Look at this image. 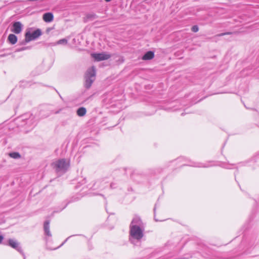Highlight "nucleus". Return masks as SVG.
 Returning a JSON list of instances; mask_svg holds the SVG:
<instances>
[{
	"mask_svg": "<svg viewBox=\"0 0 259 259\" xmlns=\"http://www.w3.org/2000/svg\"><path fill=\"white\" fill-rule=\"evenodd\" d=\"M144 236V230L142 227H137L132 226L130 227V241L133 244H136V242L141 241V240Z\"/></svg>",
	"mask_w": 259,
	"mask_h": 259,
	"instance_id": "obj_1",
	"label": "nucleus"
},
{
	"mask_svg": "<svg viewBox=\"0 0 259 259\" xmlns=\"http://www.w3.org/2000/svg\"><path fill=\"white\" fill-rule=\"evenodd\" d=\"M84 78V86L86 88L89 89L96 79V67L95 66H93L87 70Z\"/></svg>",
	"mask_w": 259,
	"mask_h": 259,
	"instance_id": "obj_2",
	"label": "nucleus"
},
{
	"mask_svg": "<svg viewBox=\"0 0 259 259\" xmlns=\"http://www.w3.org/2000/svg\"><path fill=\"white\" fill-rule=\"evenodd\" d=\"M52 164L57 172L65 173L69 167V162L65 159H59Z\"/></svg>",
	"mask_w": 259,
	"mask_h": 259,
	"instance_id": "obj_3",
	"label": "nucleus"
},
{
	"mask_svg": "<svg viewBox=\"0 0 259 259\" xmlns=\"http://www.w3.org/2000/svg\"><path fill=\"white\" fill-rule=\"evenodd\" d=\"M41 34V31L39 29H37L32 32H31L30 31H27L25 34V41L26 42H28L31 40H35L39 37Z\"/></svg>",
	"mask_w": 259,
	"mask_h": 259,
	"instance_id": "obj_4",
	"label": "nucleus"
},
{
	"mask_svg": "<svg viewBox=\"0 0 259 259\" xmlns=\"http://www.w3.org/2000/svg\"><path fill=\"white\" fill-rule=\"evenodd\" d=\"M182 165H189L190 166H193L196 167H204L207 168L210 166H211L212 165L210 164V162H207L206 163H201V162H193L189 161V162L185 163L182 164Z\"/></svg>",
	"mask_w": 259,
	"mask_h": 259,
	"instance_id": "obj_5",
	"label": "nucleus"
},
{
	"mask_svg": "<svg viewBox=\"0 0 259 259\" xmlns=\"http://www.w3.org/2000/svg\"><path fill=\"white\" fill-rule=\"evenodd\" d=\"M9 245L12 248L16 249L19 252H20L22 254L23 258L26 259V256L24 253L22 251L21 248L19 246V243L16 240L11 239H9Z\"/></svg>",
	"mask_w": 259,
	"mask_h": 259,
	"instance_id": "obj_6",
	"label": "nucleus"
},
{
	"mask_svg": "<svg viewBox=\"0 0 259 259\" xmlns=\"http://www.w3.org/2000/svg\"><path fill=\"white\" fill-rule=\"evenodd\" d=\"M44 230L45 232V235H46V241L48 242L49 240L48 238H51L52 237V234L50 230V221H46L44 223Z\"/></svg>",
	"mask_w": 259,
	"mask_h": 259,
	"instance_id": "obj_7",
	"label": "nucleus"
},
{
	"mask_svg": "<svg viewBox=\"0 0 259 259\" xmlns=\"http://www.w3.org/2000/svg\"><path fill=\"white\" fill-rule=\"evenodd\" d=\"M132 226H135L137 227H143V222L139 217L137 215H135L134 217L130 224V227H132Z\"/></svg>",
	"mask_w": 259,
	"mask_h": 259,
	"instance_id": "obj_8",
	"label": "nucleus"
},
{
	"mask_svg": "<svg viewBox=\"0 0 259 259\" xmlns=\"http://www.w3.org/2000/svg\"><path fill=\"white\" fill-rule=\"evenodd\" d=\"M22 24L19 21L15 22L12 25V31L16 34L20 33L22 30Z\"/></svg>",
	"mask_w": 259,
	"mask_h": 259,
	"instance_id": "obj_9",
	"label": "nucleus"
},
{
	"mask_svg": "<svg viewBox=\"0 0 259 259\" xmlns=\"http://www.w3.org/2000/svg\"><path fill=\"white\" fill-rule=\"evenodd\" d=\"M54 16L51 13H46L43 15V19L46 22H50L53 20Z\"/></svg>",
	"mask_w": 259,
	"mask_h": 259,
	"instance_id": "obj_10",
	"label": "nucleus"
},
{
	"mask_svg": "<svg viewBox=\"0 0 259 259\" xmlns=\"http://www.w3.org/2000/svg\"><path fill=\"white\" fill-rule=\"evenodd\" d=\"M154 57V53L152 51H148L146 52L142 57L144 60H149L153 59Z\"/></svg>",
	"mask_w": 259,
	"mask_h": 259,
	"instance_id": "obj_11",
	"label": "nucleus"
},
{
	"mask_svg": "<svg viewBox=\"0 0 259 259\" xmlns=\"http://www.w3.org/2000/svg\"><path fill=\"white\" fill-rule=\"evenodd\" d=\"M68 43V40L66 38H63L58 40L55 42H52L50 44V46H55L56 45H66Z\"/></svg>",
	"mask_w": 259,
	"mask_h": 259,
	"instance_id": "obj_12",
	"label": "nucleus"
},
{
	"mask_svg": "<svg viewBox=\"0 0 259 259\" xmlns=\"http://www.w3.org/2000/svg\"><path fill=\"white\" fill-rule=\"evenodd\" d=\"M110 57L111 55L106 53H98V61L108 59Z\"/></svg>",
	"mask_w": 259,
	"mask_h": 259,
	"instance_id": "obj_13",
	"label": "nucleus"
},
{
	"mask_svg": "<svg viewBox=\"0 0 259 259\" xmlns=\"http://www.w3.org/2000/svg\"><path fill=\"white\" fill-rule=\"evenodd\" d=\"M9 42L12 45L15 44L17 41V37L13 34H10L8 37Z\"/></svg>",
	"mask_w": 259,
	"mask_h": 259,
	"instance_id": "obj_14",
	"label": "nucleus"
},
{
	"mask_svg": "<svg viewBox=\"0 0 259 259\" xmlns=\"http://www.w3.org/2000/svg\"><path fill=\"white\" fill-rule=\"evenodd\" d=\"M87 110L83 107H79L76 111V114L78 116L82 117L85 115Z\"/></svg>",
	"mask_w": 259,
	"mask_h": 259,
	"instance_id": "obj_15",
	"label": "nucleus"
},
{
	"mask_svg": "<svg viewBox=\"0 0 259 259\" xmlns=\"http://www.w3.org/2000/svg\"><path fill=\"white\" fill-rule=\"evenodd\" d=\"M11 157L15 159H18L20 158L21 155L18 152H12L9 154Z\"/></svg>",
	"mask_w": 259,
	"mask_h": 259,
	"instance_id": "obj_16",
	"label": "nucleus"
},
{
	"mask_svg": "<svg viewBox=\"0 0 259 259\" xmlns=\"http://www.w3.org/2000/svg\"><path fill=\"white\" fill-rule=\"evenodd\" d=\"M191 30L194 32H197L199 30V27L197 25H194L192 27Z\"/></svg>",
	"mask_w": 259,
	"mask_h": 259,
	"instance_id": "obj_17",
	"label": "nucleus"
},
{
	"mask_svg": "<svg viewBox=\"0 0 259 259\" xmlns=\"http://www.w3.org/2000/svg\"><path fill=\"white\" fill-rule=\"evenodd\" d=\"M91 56L92 58H93L94 59L95 61H97V53H92Z\"/></svg>",
	"mask_w": 259,
	"mask_h": 259,
	"instance_id": "obj_18",
	"label": "nucleus"
},
{
	"mask_svg": "<svg viewBox=\"0 0 259 259\" xmlns=\"http://www.w3.org/2000/svg\"><path fill=\"white\" fill-rule=\"evenodd\" d=\"M29 47H22L21 48H20V49H18L16 50L17 52H20V51H24L27 49H28Z\"/></svg>",
	"mask_w": 259,
	"mask_h": 259,
	"instance_id": "obj_19",
	"label": "nucleus"
},
{
	"mask_svg": "<svg viewBox=\"0 0 259 259\" xmlns=\"http://www.w3.org/2000/svg\"><path fill=\"white\" fill-rule=\"evenodd\" d=\"M231 33H230V32L222 33L218 34L217 36H224V35H225L226 34H231Z\"/></svg>",
	"mask_w": 259,
	"mask_h": 259,
	"instance_id": "obj_20",
	"label": "nucleus"
},
{
	"mask_svg": "<svg viewBox=\"0 0 259 259\" xmlns=\"http://www.w3.org/2000/svg\"><path fill=\"white\" fill-rule=\"evenodd\" d=\"M177 161L178 162H182L184 161H186V160L183 157H180L177 160Z\"/></svg>",
	"mask_w": 259,
	"mask_h": 259,
	"instance_id": "obj_21",
	"label": "nucleus"
},
{
	"mask_svg": "<svg viewBox=\"0 0 259 259\" xmlns=\"http://www.w3.org/2000/svg\"><path fill=\"white\" fill-rule=\"evenodd\" d=\"M95 15H92L91 14H89L87 15V19H89V20H92V18L93 17H94Z\"/></svg>",
	"mask_w": 259,
	"mask_h": 259,
	"instance_id": "obj_22",
	"label": "nucleus"
},
{
	"mask_svg": "<svg viewBox=\"0 0 259 259\" xmlns=\"http://www.w3.org/2000/svg\"><path fill=\"white\" fill-rule=\"evenodd\" d=\"M4 239V237L0 235V244L2 242L3 240Z\"/></svg>",
	"mask_w": 259,
	"mask_h": 259,
	"instance_id": "obj_23",
	"label": "nucleus"
},
{
	"mask_svg": "<svg viewBox=\"0 0 259 259\" xmlns=\"http://www.w3.org/2000/svg\"><path fill=\"white\" fill-rule=\"evenodd\" d=\"M60 110H59L53 112H52V113L58 114V113H59L60 112Z\"/></svg>",
	"mask_w": 259,
	"mask_h": 259,
	"instance_id": "obj_24",
	"label": "nucleus"
},
{
	"mask_svg": "<svg viewBox=\"0 0 259 259\" xmlns=\"http://www.w3.org/2000/svg\"><path fill=\"white\" fill-rule=\"evenodd\" d=\"M68 238H66V240L64 241V242H63V243H62V244H61L60 246H61L63 245V244H64V243L67 241V240L68 239Z\"/></svg>",
	"mask_w": 259,
	"mask_h": 259,
	"instance_id": "obj_25",
	"label": "nucleus"
},
{
	"mask_svg": "<svg viewBox=\"0 0 259 259\" xmlns=\"http://www.w3.org/2000/svg\"><path fill=\"white\" fill-rule=\"evenodd\" d=\"M226 168H228V169L232 168L230 166H228L226 167Z\"/></svg>",
	"mask_w": 259,
	"mask_h": 259,
	"instance_id": "obj_26",
	"label": "nucleus"
},
{
	"mask_svg": "<svg viewBox=\"0 0 259 259\" xmlns=\"http://www.w3.org/2000/svg\"><path fill=\"white\" fill-rule=\"evenodd\" d=\"M29 121H30V120H28V119H26V123H28Z\"/></svg>",
	"mask_w": 259,
	"mask_h": 259,
	"instance_id": "obj_27",
	"label": "nucleus"
},
{
	"mask_svg": "<svg viewBox=\"0 0 259 259\" xmlns=\"http://www.w3.org/2000/svg\"><path fill=\"white\" fill-rule=\"evenodd\" d=\"M106 2H110L111 0H105Z\"/></svg>",
	"mask_w": 259,
	"mask_h": 259,
	"instance_id": "obj_28",
	"label": "nucleus"
},
{
	"mask_svg": "<svg viewBox=\"0 0 259 259\" xmlns=\"http://www.w3.org/2000/svg\"><path fill=\"white\" fill-rule=\"evenodd\" d=\"M98 66H100V67L103 66V65H101V64H98Z\"/></svg>",
	"mask_w": 259,
	"mask_h": 259,
	"instance_id": "obj_29",
	"label": "nucleus"
},
{
	"mask_svg": "<svg viewBox=\"0 0 259 259\" xmlns=\"http://www.w3.org/2000/svg\"><path fill=\"white\" fill-rule=\"evenodd\" d=\"M155 210H156V207H155L154 208V213L155 212Z\"/></svg>",
	"mask_w": 259,
	"mask_h": 259,
	"instance_id": "obj_30",
	"label": "nucleus"
},
{
	"mask_svg": "<svg viewBox=\"0 0 259 259\" xmlns=\"http://www.w3.org/2000/svg\"><path fill=\"white\" fill-rule=\"evenodd\" d=\"M184 114H185V113H182L181 115H182V116H183Z\"/></svg>",
	"mask_w": 259,
	"mask_h": 259,
	"instance_id": "obj_31",
	"label": "nucleus"
},
{
	"mask_svg": "<svg viewBox=\"0 0 259 259\" xmlns=\"http://www.w3.org/2000/svg\"><path fill=\"white\" fill-rule=\"evenodd\" d=\"M98 195H100V196H103V195H102V194H98Z\"/></svg>",
	"mask_w": 259,
	"mask_h": 259,
	"instance_id": "obj_32",
	"label": "nucleus"
},
{
	"mask_svg": "<svg viewBox=\"0 0 259 259\" xmlns=\"http://www.w3.org/2000/svg\"><path fill=\"white\" fill-rule=\"evenodd\" d=\"M5 55H1L0 57H3V56H4Z\"/></svg>",
	"mask_w": 259,
	"mask_h": 259,
	"instance_id": "obj_33",
	"label": "nucleus"
},
{
	"mask_svg": "<svg viewBox=\"0 0 259 259\" xmlns=\"http://www.w3.org/2000/svg\"><path fill=\"white\" fill-rule=\"evenodd\" d=\"M66 206V205L65 206H64V207L62 208V209H64V208H65Z\"/></svg>",
	"mask_w": 259,
	"mask_h": 259,
	"instance_id": "obj_34",
	"label": "nucleus"
}]
</instances>
